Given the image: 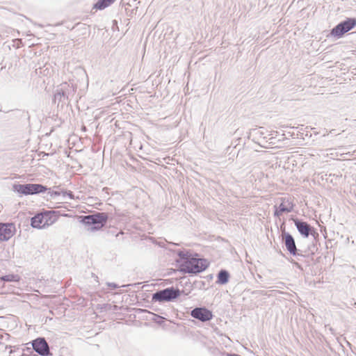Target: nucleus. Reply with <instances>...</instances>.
<instances>
[{"label": "nucleus", "instance_id": "1", "mask_svg": "<svg viewBox=\"0 0 356 356\" xmlns=\"http://www.w3.org/2000/svg\"><path fill=\"white\" fill-rule=\"evenodd\" d=\"M57 219L56 211H47L38 213L31 218V225L35 228L41 229L52 225Z\"/></svg>", "mask_w": 356, "mask_h": 356}, {"label": "nucleus", "instance_id": "2", "mask_svg": "<svg viewBox=\"0 0 356 356\" xmlns=\"http://www.w3.org/2000/svg\"><path fill=\"white\" fill-rule=\"evenodd\" d=\"M209 265L205 259L191 258L181 265L182 270L187 273H200L204 270Z\"/></svg>", "mask_w": 356, "mask_h": 356}, {"label": "nucleus", "instance_id": "3", "mask_svg": "<svg viewBox=\"0 0 356 356\" xmlns=\"http://www.w3.org/2000/svg\"><path fill=\"white\" fill-rule=\"evenodd\" d=\"M108 216L104 213H97L94 215L85 216L83 221V222L90 226L92 230L101 229L106 222Z\"/></svg>", "mask_w": 356, "mask_h": 356}, {"label": "nucleus", "instance_id": "4", "mask_svg": "<svg viewBox=\"0 0 356 356\" xmlns=\"http://www.w3.org/2000/svg\"><path fill=\"white\" fill-rule=\"evenodd\" d=\"M355 26L356 19L348 18L333 28L330 34L333 36L341 38L344 33L353 29Z\"/></svg>", "mask_w": 356, "mask_h": 356}, {"label": "nucleus", "instance_id": "5", "mask_svg": "<svg viewBox=\"0 0 356 356\" xmlns=\"http://www.w3.org/2000/svg\"><path fill=\"white\" fill-rule=\"evenodd\" d=\"M15 189L18 193L24 195H33L47 191L45 186L38 184H19L15 186Z\"/></svg>", "mask_w": 356, "mask_h": 356}, {"label": "nucleus", "instance_id": "6", "mask_svg": "<svg viewBox=\"0 0 356 356\" xmlns=\"http://www.w3.org/2000/svg\"><path fill=\"white\" fill-rule=\"evenodd\" d=\"M179 296V290L173 288H168L155 293L153 295L152 300L155 301L163 302L170 301Z\"/></svg>", "mask_w": 356, "mask_h": 356}, {"label": "nucleus", "instance_id": "7", "mask_svg": "<svg viewBox=\"0 0 356 356\" xmlns=\"http://www.w3.org/2000/svg\"><path fill=\"white\" fill-rule=\"evenodd\" d=\"M16 232L14 223L0 222V241H8L11 238Z\"/></svg>", "mask_w": 356, "mask_h": 356}, {"label": "nucleus", "instance_id": "8", "mask_svg": "<svg viewBox=\"0 0 356 356\" xmlns=\"http://www.w3.org/2000/svg\"><path fill=\"white\" fill-rule=\"evenodd\" d=\"M191 316L202 322L212 319L213 315L211 311L205 307H197L191 311Z\"/></svg>", "mask_w": 356, "mask_h": 356}, {"label": "nucleus", "instance_id": "9", "mask_svg": "<svg viewBox=\"0 0 356 356\" xmlns=\"http://www.w3.org/2000/svg\"><path fill=\"white\" fill-rule=\"evenodd\" d=\"M293 204L292 200L287 197H282L281 199V203L279 205L278 208L276 209V210L275 211L274 214L275 216H280L283 213L291 212L293 210Z\"/></svg>", "mask_w": 356, "mask_h": 356}, {"label": "nucleus", "instance_id": "10", "mask_svg": "<svg viewBox=\"0 0 356 356\" xmlns=\"http://www.w3.org/2000/svg\"><path fill=\"white\" fill-rule=\"evenodd\" d=\"M33 349L40 355L46 356L49 354V346L44 339H37L32 343Z\"/></svg>", "mask_w": 356, "mask_h": 356}, {"label": "nucleus", "instance_id": "11", "mask_svg": "<svg viewBox=\"0 0 356 356\" xmlns=\"http://www.w3.org/2000/svg\"><path fill=\"white\" fill-rule=\"evenodd\" d=\"M283 239L284 241L286 249L290 252L291 254L295 255L296 254V246L293 238L289 234H284Z\"/></svg>", "mask_w": 356, "mask_h": 356}, {"label": "nucleus", "instance_id": "12", "mask_svg": "<svg viewBox=\"0 0 356 356\" xmlns=\"http://www.w3.org/2000/svg\"><path fill=\"white\" fill-rule=\"evenodd\" d=\"M294 222L299 232L305 237H308L312 229L310 225L305 222H300L298 220H295Z\"/></svg>", "mask_w": 356, "mask_h": 356}, {"label": "nucleus", "instance_id": "13", "mask_svg": "<svg viewBox=\"0 0 356 356\" xmlns=\"http://www.w3.org/2000/svg\"><path fill=\"white\" fill-rule=\"evenodd\" d=\"M115 1L116 0H98L94 5L93 8L95 10H104L113 4Z\"/></svg>", "mask_w": 356, "mask_h": 356}, {"label": "nucleus", "instance_id": "14", "mask_svg": "<svg viewBox=\"0 0 356 356\" xmlns=\"http://www.w3.org/2000/svg\"><path fill=\"white\" fill-rule=\"evenodd\" d=\"M1 280L5 282H19L20 277L18 275L10 274L1 277Z\"/></svg>", "mask_w": 356, "mask_h": 356}, {"label": "nucleus", "instance_id": "15", "mask_svg": "<svg viewBox=\"0 0 356 356\" xmlns=\"http://www.w3.org/2000/svg\"><path fill=\"white\" fill-rule=\"evenodd\" d=\"M229 275L225 270H221L218 275V282L220 284H225L228 281Z\"/></svg>", "mask_w": 356, "mask_h": 356}, {"label": "nucleus", "instance_id": "16", "mask_svg": "<svg viewBox=\"0 0 356 356\" xmlns=\"http://www.w3.org/2000/svg\"><path fill=\"white\" fill-rule=\"evenodd\" d=\"M54 194L55 195H60V193H58V192H54Z\"/></svg>", "mask_w": 356, "mask_h": 356}]
</instances>
